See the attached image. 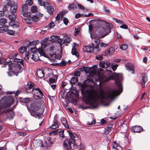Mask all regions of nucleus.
I'll return each instance as SVG.
<instances>
[{
    "mask_svg": "<svg viewBox=\"0 0 150 150\" xmlns=\"http://www.w3.org/2000/svg\"><path fill=\"white\" fill-rule=\"evenodd\" d=\"M78 85L81 88L82 96L89 102L90 106L93 109L97 108L98 105V101L101 99V96L96 93H91L83 84L78 83Z\"/></svg>",
    "mask_w": 150,
    "mask_h": 150,
    "instance_id": "f257e3e1",
    "label": "nucleus"
},
{
    "mask_svg": "<svg viewBox=\"0 0 150 150\" xmlns=\"http://www.w3.org/2000/svg\"><path fill=\"white\" fill-rule=\"evenodd\" d=\"M19 55L17 53L13 52L10 54L8 56L11 60L5 63L4 67L8 65V69L11 71H16L18 73L21 72L23 70L24 66L23 60L18 58Z\"/></svg>",
    "mask_w": 150,
    "mask_h": 150,
    "instance_id": "f03ea898",
    "label": "nucleus"
},
{
    "mask_svg": "<svg viewBox=\"0 0 150 150\" xmlns=\"http://www.w3.org/2000/svg\"><path fill=\"white\" fill-rule=\"evenodd\" d=\"M116 79L115 81L117 89L111 91L107 92L102 97L103 100L108 101L110 99H113L116 96L119 95L122 91V82L123 81L122 75L121 74H117L114 73Z\"/></svg>",
    "mask_w": 150,
    "mask_h": 150,
    "instance_id": "7ed1b4c3",
    "label": "nucleus"
},
{
    "mask_svg": "<svg viewBox=\"0 0 150 150\" xmlns=\"http://www.w3.org/2000/svg\"><path fill=\"white\" fill-rule=\"evenodd\" d=\"M40 103L38 102H34L31 104V109L29 111L30 115L35 118L38 117L39 119L42 118L41 115L44 111V109L41 108Z\"/></svg>",
    "mask_w": 150,
    "mask_h": 150,
    "instance_id": "20e7f679",
    "label": "nucleus"
},
{
    "mask_svg": "<svg viewBox=\"0 0 150 150\" xmlns=\"http://www.w3.org/2000/svg\"><path fill=\"white\" fill-rule=\"evenodd\" d=\"M14 101V98L11 95L2 98L0 100V114L6 112L8 110L7 108L13 104Z\"/></svg>",
    "mask_w": 150,
    "mask_h": 150,
    "instance_id": "39448f33",
    "label": "nucleus"
},
{
    "mask_svg": "<svg viewBox=\"0 0 150 150\" xmlns=\"http://www.w3.org/2000/svg\"><path fill=\"white\" fill-rule=\"evenodd\" d=\"M68 132L71 138L69 139H65L63 144L64 147L67 150H73L77 149L78 146L75 143V140L74 139L76 137V134L72 133L69 131H68Z\"/></svg>",
    "mask_w": 150,
    "mask_h": 150,
    "instance_id": "423d86ee",
    "label": "nucleus"
},
{
    "mask_svg": "<svg viewBox=\"0 0 150 150\" xmlns=\"http://www.w3.org/2000/svg\"><path fill=\"white\" fill-rule=\"evenodd\" d=\"M17 7L15 3L12 4L10 5L9 13L8 17L10 20H11L9 23L10 26L13 28H17L18 27L19 23L17 21H14L16 18V11Z\"/></svg>",
    "mask_w": 150,
    "mask_h": 150,
    "instance_id": "0eeeda50",
    "label": "nucleus"
},
{
    "mask_svg": "<svg viewBox=\"0 0 150 150\" xmlns=\"http://www.w3.org/2000/svg\"><path fill=\"white\" fill-rule=\"evenodd\" d=\"M102 22L104 25V27L102 28L103 31L101 38H103L111 32V30L113 28V26L112 24L107 23L105 21H102Z\"/></svg>",
    "mask_w": 150,
    "mask_h": 150,
    "instance_id": "6e6552de",
    "label": "nucleus"
},
{
    "mask_svg": "<svg viewBox=\"0 0 150 150\" xmlns=\"http://www.w3.org/2000/svg\"><path fill=\"white\" fill-rule=\"evenodd\" d=\"M93 40L94 43H92L91 45L86 46L83 48L84 52L91 53L93 51V50H95L97 52L99 51V49L97 47L99 41L98 40Z\"/></svg>",
    "mask_w": 150,
    "mask_h": 150,
    "instance_id": "1a4fd4ad",
    "label": "nucleus"
},
{
    "mask_svg": "<svg viewBox=\"0 0 150 150\" xmlns=\"http://www.w3.org/2000/svg\"><path fill=\"white\" fill-rule=\"evenodd\" d=\"M25 92L26 93L32 94L33 91L35 87L33 83L31 81H29L27 84L25 86Z\"/></svg>",
    "mask_w": 150,
    "mask_h": 150,
    "instance_id": "9d476101",
    "label": "nucleus"
},
{
    "mask_svg": "<svg viewBox=\"0 0 150 150\" xmlns=\"http://www.w3.org/2000/svg\"><path fill=\"white\" fill-rule=\"evenodd\" d=\"M32 94L33 96L38 98L40 99L42 98L43 94L42 91L38 88H35Z\"/></svg>",
    "mask_w": 150,
    "mask_h": 150,
    "instance_id": "9b49d317",
    "label": "nucleus"
},
{
    "mask_svg": "<svg viewBox=\"0 0 150 150\" xmlns=\"http://www.w3.org/2000/svg\"><path fill=\"white\" fill-rule=\"evenodd\" d=\"M7 23V20L4 18L0 19V33H3V31L6 29L8 26L5 24Z\"/></svg>",
    "mask_w": 150,
    "mask_h": 150,
    "instance_id": "f8f14e48",
    "label": "nucleus"
},
{
    "mask_svg": "<svg viewBox=\"0 0 150 150\" xmlns=\"http://www.w3.org/2000/svg\"><path fill=\"white\" fill-rule=\"evenodd\" d=\"M140 81V83L141 84L142 88H144L145 86L146 83L148 81L147 74L145 73L142 74Z\"/></svg>",
    "mask_w": 150,
    "mask_h": 150,
    "instance_id": "ddd939ff",
    "label": "nucleus"
},
{
    "mask_svg": "<svg viewBox=\"0 0 150 150\" xmlns=\"http://www.w3.org/2000/svg\"><path fill=\"white\" fill-rule=\"evenodd\" d=\"M58 122L57 120V114H56L54 118L53 123L52 124L50 128L52 129H55L59 127Z\"/></svg>",
    "mask_w": 150,
    "mask_h": 150,
    "instance_id": "4468645a",
    "label": "nucleus"
},
{
    "mask_svg": "<svg viewBox=\"0 0 150 150\" xmlns=\"http://www.w3.org/2000/svg\"><path fill=\"white\" fill-rule=\"evenodd\" d=\"M143 130L142 127L140 126L136 125L132 127L131 131L134 132L140 133Z\"/></svg>",
    "mask_w": 150,
    "mask_h": 150,
    "instance_id": "2eb2a0df",
    "label": "nucleus"
},
{
    "mask_svg": "<svg viewBox=\"0 0 150 150\" xmlns=\"http://www.w3.org/2000/svg\"><path fill=\"white\" fill-rule=\"evenodd\" d=\"M126 68L132 74H134V69L135 67L133 64L128 63L126 65Z\"/></svg>",
    "mask_w": 150,
    "mask_h": 150,
    "instance_id": "dca6fc26",
    "label": "nucleus"
},
{
    "mask_svg": "<svg viewBox=\"0 0 150 150\" xmlns=\"http://www.w3.org/2000/svg\"><path fill=\"white\" fill-rule=\"evenodd\" d=\"M21 14L23 15H26L28 13V8L27 5L25 4H23L22 6V10L21 11Z\"/></svg>",
    "mask_w": 150,
    "mask_h": 150,
    "instance_id": "f3484780",
    "label": "nucleus"
},
{
    "mask_svg": "<svg viewBox=\"0 0 150 150\" xmlns=\"http://www.w3.org/2000/svg\"><path fill=\"white\" fill-rule=\"evenodd\" d=\"M105 72L106 74H109V75H108V77L104 79L103 81H104V82H106L108 81L111 79L112 78V76H113L112 71L111 70L106 69Z\"/></svg>",
    "mask_w": 150,
    "mask_h": 150,
    "instance_id": "a211bd4d",
    "label": "nucleus"
},
{
    "mask_svg": "<svg viewBox=\"0 0 150 150\" xmlns=\"http://www.w3.org/2000/svg\"><path fill=\"white\" fill-rule=\"evenodd\" d=\"M23 18L28 24H31L32 21V17L29 13L26 15H23Z\"/></svg>",
    "mask_w": 150,
    "mask_h": 150,
    "instance_id": "6ab92c4d",
    "label": "nucleus"
},
{
    "mask_svg": "<svg viewBox=\"0 0 150 150\" xmlns=\"http://www.w3.org/2000/svg\"><path fill=\"white\" fill-rule=\"evenodd\" d=\"M51 38L53 40L54 42H57L60 44H62V41L59 36L53 35L51 36Z\"/></svg>",
    "mask_w": 150,
    "mask_h": 150,
    "instance_id": "aec40b11",
    "label": "nucleus"
},
{
    "mask_svg": "<svg viewBox=\"0 0 150 150\" xmlns=\"http://www.w3.org/2000/svg\"><path fill=\"white\" fill-rule=\"evenodd\" d=\"M100 67H101L104 68H108L110 66V62L109 61L100 62L99 64Z\"/></svg>",
    "mask_w": 150,
    "mask_h": 150,
    "instance_id": "412c9836",
    "label": "nucleus"
},
{
    "mask_svg": "<svg viewBox=\"0 0 150 150\" xmlns=\"http://www.w3.org/2000/svg\"><path fill=\"white\" fill-rule=\"evenodd\" d=\"M114 50V49L112 47H110L108 50H107L104 52L103 55L105 56L110 55L113 53Z\"/></svg>",
    "mask_w": 150,
    "mask_h": 150,
    "instance_id": "4be33fe9",
    "label": "nucleus"
},
{
    "mask_svg": "<svg viewBox=\"0 0 150 150\" xmlns=\"http://www.w3.org/2000/svg\"><path fill=\"white\" fill-rule=\"evenodd\" d=\"M112 126V125H109L105 128L104 132L105 134L107 135L111 132Z\"/></svg>",
    "mask_w": 150,
    "mask_h": 150,
    "instance_id": "5701e85b",
    "label": "nucleus"
},
{
    "mask_svg": "<svg viewBox=\"0 0 150 150\" xmlns=\"http://www.w3.org/2000/svg\"><path fill=\"white\" fill-rule=\"evenodd\" d=\"M60 120L64 127L66 128H68L69 127V125L66 119L64 117H62L60 118Z\"/></svg>",
    "mask_w": 150,
    "mask_h": 150,
    "instance_id": "b1692460",
    "label": "nucleus"
},
{
    "mask_svg": "<svg viewBox=\"0 0 150 150\" xmlns=\"http://www.w3.org/2000/svg\"><path fill=\"white\" fill-rule=\"evenodd\" d=\"M77 3L76 2H74L71 4H69L68 8L69 10H74L76 8Z\"/></svg>",
    "mask_w": 150,
    "mask_h": 150,
    "instance_id": "393cba45",
    "label": "nucleus"
},
{
    "mask_svg": "<svg viewBox=\"0 0 150 150\" xmlns=\"http://www.w3.org/2000/svg\"><path fill=\"white\" fill-rule=\"evenodd\" d=\"M47 10L48 13L50 15H52L53 14L54 8L53 6L50 5L47 6Z\"/></svg>",
    "mask_w": 150,
    "mask_h": 150,
    "instance_id": "a878e982",
    "label": "nucleus"
},
{
    "mask_svg": "<svg viewBox=\"0 0 150 150\" xmlns=\"http://www.w3.org/2000/svg\"><path fill=\"white\" fill-rule=\"evenodd\" d=\"M94 40H98L99 41V42L98 44V48L99 49V51L100 50V49L99 47V45H100V46L101 47H105L107 46L108 43H104L103 42H100V40L99 39H95Z\"/></svg>",
    "mask_w": 150,
    "mask_h": 150,
    "instance_id": "bb28decb",
    "label": "nucleus"
},
{
    "mask_svg": "<svg viewBox=\"0 0 150 150\" xmlns=\"http://www.w3.org/2000/svg\"><path fill=\"white\" fill-rule=\"evenodd\" d=\"M61 53H58L57 54L55 53L53 54H51L50 56L52 57H54L55 59H59L61 58Z\"/></svg>",
    "mask_w": 150,
    "mask_h": 150,
    "instance_id": "cd10ccee",
    "label": "nucleus"
},
{
    "mask_svg": "<svg viewBox=\"0 0 150 150\" xmlns=\"http://www.w3.org/2000/svg\"><path fill=\"white\" fill-rule=\"evenodd\" d=\"M37 74L39 78H41L44 76V71L41 69H39L37 72Z\"/></svg>",
    "mask_w": 150,
    "mask_h": 150,
    "instance_id": "c85d7f7f",
    "label": "nucleus"
},
{
    "mask_svg": "<svg viewBox=\"0 0 150 150\" xmlns=\"http://www.w3.org/2000/svg\"><path fill=\"white\" fill-rule=\"evenodd\" d=\"M8 26H7L6 29L3 31V33L7 32L8 34L11 35H14L15 32L13 31L10 30L8 29Z\"/></svg>",
    "mask_w": 150,
    "mask_h": 150,
    "instance_id": "c756f323",
    "label": "nucleus"
},
{
    "mask_svg": "<svg viewBox=\"0 0 150 150\" xmlns=\"http://www.w3.org/2000/svg\"><path fill=\"white\" fill-rule=\"evenodd\" d=\"M78 81V78L77 77H72L71 80L70 81V83L71 84H75Z\"/></svg>",
    "mask_w": 150,
    "mask_h": 150,
    "instance_id": "7c9ffc66",
    "label": "nucleus"
},
{
    "mask_svg": "<svg viewBox=\"0 0 150 150\" xmlns=\"http://www.w3.org/2000/svg\"><path fill=\"white\" fill-rule=\"evenodd\" d=\"M14 112L10 111L8 112L7 115V117L9 120H11L13 119L14 117Z\"/></svg>",
    "mask_w": 150,
    "mask_h": 150,
    "instance_id": "2f4dec72",
    "label": "nucleus"
},
{
    "mask_svg": "<svg viewBox=\"0 0 150 150\" xmlns=\"http://www.w3.org/2000/svg\"><path fill=\"white\" fill-rule=\"evenodd\" d=\"M71 40L72 39L71 38L67 37L65 39L63 43H65V45L67 46Z\"/></svg>",
    "mask_w": 150,
    "mask_h": 150,
    "instance_id": "473e14b6",
    "label": "nucleus"
},
{
    "mask_svg": "<svg viewBox=\"0 0 150 150\" xmlns=\"http://www.w3.org/2000/svg\"><path fill=\"white\" fill-rule=\"evenodd\" d=\"M77 49L74 47H73L71 50V53L72 55L76 56H78V53L77 52Z\"/></svg>",
    "mask_w": 150,
    "mask_h": 150,
    "instance_id": "72a5a7b5",
    "label": "nucleus"
},
{
    "mask_svg": "<svg viewBox=\"0 0 150 150\" xmlns=\"http://www.w3.org/2000/svg\"><path fill=\"white\" fill-rule=\"evenodd\" d=\"M38 4L40 6L45 7L47 3L45 2L43 0H38Z\"/></svg>",
    "mask_w": 150,
    "mask_h": 150,
    "instance_id": "f704fd0d",
    "label": "nucleus"
},
{
    "mask_svg": "<svg viewBox=\"0 0 150 150\" xmlns=\"http://www.w3.org/2000/svg\"><path fill=\"white\" fill-rule=\"evenodd\" d=\"M67 61H62L60 63H57V64L60 67H63L66 66L67 64Z\"/></svg>",
    "mask_w": 150,
    "mask_h": 150,
    "instance_id": "c9c22d12",
    "label": "nucleus"
},
{
    "mask_svg": "<svg viewBox=\"0 0 150 150\" xmlns=\"http://www.w3.org/2000/svg\"><path fill=\"white\" fill-rule=\"evenodd\" d=\"M27 47H21L19 49V50L21 53L22 54L25 51H26Z\"/></svg>",
    "mask_w": 150,
    "mask_h": 150,
    "instance_id": "e433bc0d",
    "label": "nucleus"
},
{
    "mask_svg": "<svg viewBox=\"0 0 150 150\" xmlns=\"http://www.w3.org/2000/svg\"><path fill=\"white\" fill-rule=\"evenodd\" d=\"M65 14L64 13V14ZM64 14L62 11H60L59 12L58 14H57V16L55 17V19L57 21H59L60 18V16H62Z\"/></svg>",
    "mask_w": 150,
    "mask_h": 150,
    "instance_id": "4c0bfd02",
    "label": "nucleus"
},
{
    "mask_svg": "<svg viewBox=\"0 0 150 150\" xmlns=\"http://www.w3.org/2000/svg\"><path fill=\"white\" fill-rule=\"evenodd\" d=\"M39 20V17L36 15L33 16L32 17V21L33 22H37Z\"/></svg>",
    "mask_w": 150,
    "mask_h": 150,
    "instance_id": "58836bf2",
    "label": "nucleus"
},
{
    "mask_svg": "<svg viewBox=\"0 0 150 150\" xmlns=\"http://www.w3.org/2000/svg\"><path fill=\"white\" fill-rule=\"evenodd\" d=\"M128 47V45L127 44H123L120 46V48L122 50H126Z\"/></svg>",
    "mask_w": 150,
    "mask_h": 150,
    "instance_id": "ea45409f",
    "label": "nucleus"
},
{
    "mask_svg": "<svg viewBox=\"0 0 150 150\" xmlns=\"http://www.w3.org/2000/svg\"><path fill=\"white\" fill-rule=\"evenodd\" d=\"M30 98L29 97L28 98H22L21 99V101L22 102L25 103H27L30 100Z\"/></svg>",
    "mask_w": 150,
    "mask_h": 150,
    "instance_id": "a19ab883",
    "label": "nucleus"
},
{
    "mask_svg": "<svg viewBox=\"0 0 150 150\" xmlns=\"http://www.w3.org/2000/svg\"><path fill=\"white\" fill-rule=\"evenodd\" d=\"M103 8L105 12L107 13L110 14V11L108 7L104 6H103Z\"/></svg>",
    "mask_w": 150,
    "mask_h": 150,
    "instance_id": "79ce46f5",
    "label": "nucleus"
},
{
    "mask_svg": "<svg viewBox=\"0 0 150 150\" xmlns=\"http://www.w3.org/2000/svg\"><path fill=\"white\" fill-rule=\"evenodd\" d=\"M57 81L56 80L50 78L49 79L48 83L50 85L51 84H52L55 83Z\"/></svg>",
    "mask_w": 150,
    "mask_h": 150,
    "instance_id": "37998d69",
    "label": "nucleus"
},
{
    "mask_svg": "<svg viewBox=\"0 0 150 150\" xmlns=\"http://www.w3.org/2000/svg\"><path fill=\"white\" fill-rule=\"evenodd\" d=\"M54 25V24L53 22H51L49 23L48 25L45 27V28H49V29H51L52 27H53Z\"/></svg>",
    "mask_w": 150,
    "mask_h": 150,
    "instance_id": "c03bdc74",
    "label": "nucleus"
},
{
    "mask_svg": "<svg viewBox=\"0 0 150 150\" xmlns=\"http://www.w3.org/2000/svg\"><path fill=\"white\" fill-rule=\"evenodd\" d=\"M25 54V56L24 57V59L27 62H28V60L29 57H30V55L28 52H26Z\"/></svg>",
    "mask_w": 150,
    "mask_h": 150,
    "instance_id": "a18cd8bd",
    "label": "nucleus"
},
{
    "mask_svg": "<svg viewBox=\"0 0 150 150\" xmlns=\"http://www.w3.org/2000/svg\"><path fill=\"white\" fill-rule=\"evenodd\" d=\"M86 124L87 125H91L96 124V120L95 119H94L91 122L89 121H87L86 122Z\"/></svg>",
    "mask_w": 150,
    "mask_h": 150,
    "instance_id": "49530a36",
    "label": "nucleus"
},
{
    "mask_svg": "<svg viewBox=\"0 0 150 150\" xmlns=\"http://www.w3.org/2000/svg\"><path fill=\"white\" fill-rule=\"evenodd\" d=\"M113 20L117 23H119L120 24H123V22L122 21L120 20L118 18H114Z\"/></svg>",
    "mask_w": 150,
    "mask_h": 150,
    "instance_id": "de8ad7c7",
    "label": "nucleus"
},
{
    "mask_svg": "<svg viewBox=\"0 0 150 150\" xmlns=\"http://www.w3.org/2000/svg\"><path fill=\"white\" fill-rule=\"evenodd\" d=\"M55 48V47L54 46H51L49 48L50 50V55L51 54H53V51Z\"/></svg>",
    "mask_w": 150,
    "mask_h": 150,
    "instance_id": "09e8293b",
    "label": "nucleus"
},
{
    "mask_svg": "<svg viewBox=\"0 0 150 150\" xmlns=\"http://www.w3.org/2000/svg\"><path fill=\"white\" fill-rule=\"evenodd\" d=\"M59 130L58 129L53 130L50 132V134H53L54 135H56L59 133Z\"/></svg>",
    "mask_w": 150,
    "mask_h": 150,
    "instance_id": "8fccbe9b",
    "label": "nucleus"
},
{
    "mask_svg": "<svg viewBox=\"0 0 150 150\" xmlns=\"http://www.w3.org/2000/svg\"><path fill=\"white\" fill-rule=\"evenodd\" d=\"M50 76H52L51 78L57 81V79L58 77V75L55 74H50Z\"/></svg>",
    "mask_w": 150,
    "mask_h": 150,
    "instance_id": "3c124183",
    "label": "nucleus"
},
{
    "mask_svg": "<svg viewBox=\"0 0 150 150\" xmlns=\"http://www.w3.org/2000/svg\"><path fill=\"white\" fill-rule=\"evenodd\" d=\"M89 69V67H82L81 69H79L80 70V71H84L86 73H88V71L86 70V69Z\"/></svg>",
    "mask_w": 150,
    "mask_h": 150,
    "instance_id": "603ef678",
    "label": "nucleus"
},
{
    "mask_svg": "<svg viewBox=\"0 0 150 150\" xmlns=\"http://www.w3.org/2000/svg\"><path fill=\"white\" fill-rule=\"evenodd\" d=\"M37 11V8L35 6H32L31 8V11L32 13H34Z\"/></svg>",
    "mask_w": 150,
    "mask_h": 150,
    "instance_id": "864d4df0",
    "label": "nucleus"
},
{
    "mask_svg": "<svg viewBox=\"0 0 150 150\" xmlns=\"http://www.w3.org/2000/svg\"><path fill=\"white\" fill-rule=\"evenodd\" d=\"M96 59L97 60H101L103 59V58L102 55L101 54L98 55L96 56Z\"/></svg>",
    "mask_w": 150,
    "mask_h": 150,
    "instance_id": "5fc2aeb1",
    "label": "nucleus"
},
{
    "mask_svg": "<svg viewBox=\"0 0 150 150\" xmlns=\"http://www.w3.org/2000/svg\"><path fill=\"white\" fill-rule=\"evenodd\" d=\"M64 23L66 25H67L69 23V21L68 19L66 17H64L63 18Z\"/></svg>",
    "mask_w": 150,
    "mask_h": 150,
    "instance_id": "6e6d98bb",
    "label": "nucleus"
},
{
    "mask_svg": "<svg viewBox=\"0 0 150 150\" xmlns=\"http://www.w3.org/2000/svg\"><path fill=\"white\" fill-rule=\"evenodd\" d=\"M26 4L29 6L32 5L33 4V1L32 0H26Z\"/></svg>",
    "mask_w": 150,
    "mask_h": 150,
    "instance_id": "4d7b16f0",
    "label": "nucleus"
},
{
    "mask_svg": "<svg viewBox=\"0 0 150 150\" xmlns=\"http://www.w3.org/2000/svg\"><path fill=\"white\" fill-rule=\"evenodd\" d=\"M64 130H60L59 131V135L61 136L62 138H64Z\"/></svg>",
    "mask_w": 150,
    "mask_h": 150,
    "instance_id": "13d9d810",
    "label": "nucleus"
},
{
    "mask_svg": "<svg viewBox=\"0 0 150 150\" xmlns=\"http://www.w3.org/2000/svg\"><path fill=\"white\" fill-rule=\"evenodd\" d=\"M7 93H8L9 94H12L13 93H14L16 95L18 96L19 93V92L18 91H16L15 92V91H14L13 92H9L8 91L7 92Z\"/></svg>",
    "mask_w": 150,
    "mask_h": 150,
    "instance_id": "bf43d9fd",
    "label": "nucleus"
},
{
    "mask_svg": "<svg viewBox=\"0 0 150 150\" xmlns=\"http://www.w3.org/2000/svg\"><path fill=\"white\" fill-rule=\"evenodd\" d=\"M34 42H28V44L26 45V47L28 49L30 48V47L32 46V45H33V44H34Z\"/></svg>",
    "mask_w": 150,
    "mask_h": 150,
    "instance_id": "052dcab7",
    "label": "nucleus"
},
{
    "mask_svg": "<svg viewBox=\"0 0 150 150\" xmlns=\"http://www.w3.org/2000/svg\"><path fill=\"white\" fill-rule=\"evenodd\" d=\"M120 27L122 29H127L128 28V26L125 24H122L120 26Z\"/></svg>",
    "mask_w": 150,
    "mask_h": 150,
    "instance_id": "680f3d73",
    "label": "nucleus"
},
{
    "mask_svg": "<svg viewBox=\"0 0 150 150\" xmlns=\"http://www.w3.org/2000/svg\"><path fill=\"white\" fill-rule=\"evenodd\" d=\"M118 66V64H116L112 65L111 67L112 68V70L113 71H114L116 69Z\"/></svg>",
    "mask_w": 150,
    "mask_h": 150,
    "instance_id": "e2e57ef3",
    "label": "nucleus"
},
{
    "mask_svg": "<svg viewBox=\"0 0 150 150\" xmlns=\"http://www.w3.org/2000/svg\"><path fill=\"white\" fill-rule=\"evenodd\" d=\"M61 92L62 93L61 94V98L62 99H64V96L65 93V91L64 90H62V91Z\"/></svg>",
    "mask_w": 150,
    "mask_h": 150,
    "instance_id": "0e129e2a",
    "label": "nucleus"
},
{
    "mask_svg": "<svg viewBox=\"0 0 150 150\" xmlns=\"http://www.w3.org/2000/svg\"><path fill=\"white\" fill-rule=\"evenodd\" d=\"M37 49L34 46L33 47H31L30 48V50L32 52H34L36 51Z\"/></svg>",
    "mask_w": 150,
    "mask_h": 150,
    "instance_id": "69168bd1",
    "label": "nucleus"
},
{
    "mask_svg": "<svg viewBox=\"0 0 150 150\" xmlns=\"http://www.w3.org/2000/svg\"><path fill=\"white\" fill-rule=\"evenodd\" d=\"M6 143L5 144L4 146L0 147V150H6Z\"/></svg>",
    "mask_w": 150,
    "mask_h": 150,
    "instance_id": "338daca9",
    "label": "nucleus"
},
{
    "mask_svg": "<svg viewBox=\"0 0 150 150\" xmlns=\"http://www.w3.org/2000/svg\"><path fill=\"white\" fill-rule=\"evenodd\" d=\"M113 148L115 149L116 150H122V147L120 146H117V147H114V146H113Z\"/></svg>",
    "mask_w": 150,
    "mask_h": 150,
    "instance_id": "774afa93",
    "label": "nucleus"
}]
</instances>
